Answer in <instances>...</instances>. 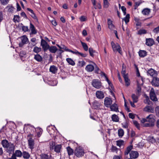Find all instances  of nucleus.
<instances>
[{
  "label": "nucleus",
  "instance_id": "1",
  "mask_svg": "<svg viewBox=\"0 0 159 159\" xmlns=\"http://www.w3.org/2000/svg\"><path fill=\"white\" fill-rule=\"evenodd\" d=\"M153 115L150 114L146 118L142 119L141 121L143 123V126L145 127H152L154 125L155 119Z\"/></svg>",
  "mask_w": 159,
  "mask_h": 159
},
{
  "label": "nucleus",
  "instance_id": "2",
  "mask_svg": "<svg viewBox=\"0 0 159 159\" xmlns=\"http://www.w3.org/2000/svg\"><path fill=\"white\" fill-rule=\"evenodd\" d=\"M111 45L114 52H118L120 54H122V52L121 50V48L118 43H115L112 41L111 42Z\"/></svg>",
  "mask_w": 159,
  "mask_h": 159
},
{
  "label": "nucleus",
  "instance_id": "3",
  "mask_svg": "<svg viewBox=\"0 0 159 159\" xmlns=\"http://www.w3.org/2000/svg\"><path fill=\"white\" fill-rule=\"evenodd\" d=\"M21 42L19 43V46L22 47L24 44L27 43L29 42L27 36L25 35L20 37Z\"/></svg>",
  "mask_w": 159,
  "mask_h": 159
},
{
  "label": "nucleus",
  "instance_id": "4",
  "mask_svg": "<svg viewBox=\"0 0 159 159\" xmlns=\"http://www.w3.org/2000/svg\"><path fill=\"white\" fill-rule=\"evenodd\" d=\"M75 156L78 157H82L84 154V150L80 148H77L75 151Z\"/></svg>",
  "mask_w": 159,
  "mask_h": 159
},
{
  "label": "nucleus",
  "instance_id": "5",
  "mask_svg": "<svg viewBox=\"0 0 159 159\" xmlns=\"http://www.w3.org/2000/svg\"><path fill=\"white\" fill-rule=\"evenodd\" d=\"M93 86L96 89H99L102 87V84L98 80L94 79L92 81Z\"/></svg>",
  "mask_w": 159,
  "mask_h": 159
},
{
  "label": "nucleus",
  "instance_id": "6",
  "mask_svg": "<svg viewBox=\"0 0 159 159\" xmlns=\"http://www.w3.org/2000/svg\"><path fill=\"white\" fill-rule=\"evenodd\" d=\"M41 45L42 47L44 52L46 51L49 48V45L43 39H42L41 42Z\"/></svg>",
  "mask_w": 159,
  "mask_h": 159
},
{
  "label": "nucleus",
  "instance_id": "7",
  "mask_svg": "<svg viewBox=\"0 0 159 159\" xmlns=\"http://www.w3.org/2000/svg\"><path fill=\"white\" fill-rule=\"evenodd\" d=\"M150 98L151 100L153 101H156L157 99L154 92V90L153 88H152L150 92Z\"/></svg>",
  "mask_w": 159,
  "mask_h": 159
},
{
  "label": "nucleus",
  "instance_id": "8",
  "mask_svg": "<svg viewBox=\"0 0 159 159\" xmlns=\"http://www.w3.org/2000/svg\"><path fill=\"white\" fill-rule=\"evenodd\" d=\"M22 155V153L20 150H16L12 156L11 158L12 159H16V157H21Z\"/></svg>",
  "mask_w": 159,
  "mask_h": 159
},
{
  "label": "nucleus",
  "instance_id": "9",
  "mask_svg": "<svg viewBox=\"0 0 159 159\" xmlns=\"http://www.w3.org/2000/svg\"><path fill=\"white\" fill-rule=\"evenodd\" d=\"M7 148L8 149L7 150V152L10 154L12 152H14L15 150V147L13 144L10 143V144Z\"/></svg>",
  "mask_w": 159,
  "mask_h": 159
},
{
  "label": "nucleus",
  "instance_id": "10",
  "mask_svg": "<svg viewBox=\"0 0 159 159\" xmlns=\"http://www.w3.org/2000/svg\"><path fill=\"white\" fill-rule=\"evenodd\" d=\"M112 103V101L111 98H106L105 99L104 104L106 107H109Z\"/></svg>",
  "mask_w": 159,
  "mask_h": 159
},
{
  "label": "nucleus",
  "instance_id": "11",
  "mask_svg": "<svg viewBox=\"0 0 159 159\" xmlns=\"http://www.w3.org/2000/svg\"><path fill=\"white\" fill-rule=\"evenodd\" d=\"M129 155L130 158L135 159L138 157L139 154L137 151H131L129 153Z\"/></svg>",
  "mask_w": 159,
  "mask_h": 159
},
{
  "label": "nucleus",
  "instance_id": "12",
  "mask_svg": "<svg viewBox=\"0 0 159 159\" xmlns=\"http://www.w3.org/2000/svg\"><path fill=\"white\" fill-rule=\"evenodd\" d=\"M154 41L153 39L151 38L147 39H146V44L149 46H151L154 44Z\"/></svg>",
  "mask_w": 159,
  "mask_h": 159
},
{
  "label": "nucleus",
  "instance_id": "13",
  "mask_svg": "<svg viewBox=\"0 0 159 159\" xmlns=\"http://www.w3.org/2000/svg\"><path fill=\"white\" fill-rule=\"evenodd\" d=\"M110 109L111 111L116 112H119L118 106L117 104L115 103H113L112 105H110Z\"/></svg>",
  "mask_w": 159,
  "mask_h": 159
},
{
  "label": "nucleus",
  "instance_id": "14",
  "mask_svg": "<svg viewBox=\"0 0 159 159\" xmlns=\"http://www.w3.org/2000/svg\"><path fill=\"white\" fill-rule=\"evenodd\" d=\"M144 111L148 112L153 113L154 112V109L153 107L151 106H147L144 108Z\"/></svg>",
  "mask_w": 159,
  "mask_h": 159
},
{
  "label": "nucleus",
  "instance_id": "15",
  "mask_svg": "<svg viewBox=\"0 0 159 159\" xmlns=\"http://www.w3.org/2000/svg\"><path fill=\"white\" fill-rule=\"evenodd\" d=\"M152 84L153 85L155 86H159V79L154 78L153 79Z\"/></svg>",
  "mask_w": 159,
  "mask_h": 159
},
{
  "label": "nucleus",
  "instance_id": "16",
  "mask_svg": "<svg viewBox=\"0 0 159 159\" xmlns=\"http://www.w3.org/2000/svg\"><path fill=\"white\" fill-rule=\"evenodd\" d=\"M148 73L151 76L154 77H155L157 75L156 71L152 69L148 70Z\"/></svg>",
  "mask_w": 159,
  "mask_h": 159
},
{
  "label": "nucleus",
  "instance_id": "17",
  "mask_svg": "<svg viewBox=\"0 0 159 159\" xmlns=\"http://www.w3.org/2000/svg\"><path fill=\"white\" fill-rule=\"evenodd\" d=\"M97 97L99 99H102L104 98V94L101 91H98L96 92Z\"/></svg>",
  "mask_w": 159,
  "mask_h": 159
},
{
  "label": "nucleus",
  "instance_id": "18",
  "mask_svg": "<svg viewBox=\"0 0 159 159\" xmlns=\"http://www.w3.org/2000/svg\"><path fill=\"white\" fill-rule=\"evenodd\" d=\"M85 69L88 72H91L94 70V67L93 65L89 64L86 66Z\"/></svg>",
  "mask_w": 159,
  "mask_h": 159
},
{
  "label": "nucleus",
  "instance_id": "19",
  "mask_svg": "<svg viewBox=\"0 0 159 159\" xmlns=\"http://www.w3.org/2000/svg\"><path fill=\"white\" fill-rule=\"evenodd\" d=\"M57 67L54 65H52L50 66L49 71L52 73L55 74L57 72Z\"/></svg>",
  "mask_w": 159,
  "mask_h": 159
},
{
  "label": "nucleus",
  "instance_id": "20",
  "mask_svg": "<svg viewBox=\"0 0 159 159\" xmlns=\"http://www.w3.org/2000/svg\"><path fill=\"white\" fill-rule=\"evenodd\" d=\"M10 144V143H9L8 141L6 139L3 140L1 142V144L4 148H7Z\"/></svg>",
  "mask_w": 159,
  "mask_h": 159
},
{
  "label": "nucleus",
  "instance_id": "21",
  "mask_svg": "<svg viewBox=\"0 0 159 159\" xmlns=\"http://www.w3.org/2000/svg\"><path fill=\"white\" fill-rule=\"evenodd\" d=\"M28 143L29 146V148L31 149H32L34 148V140L32 138H30L28 140Z\"/></svg>",
  "mask_w": 159,
  "mask_h": 159
},
{
  "label": "nucleus",
  "instance_id": "22",
  "mask_svg": "<svg viewBox=\"0 0 159 159\" xmlns=\"http://www.w3.org/2000/svg\"><path fill=\"white\" fill-rule=\"evenodd\" d=\"M30 29L31 33L33 34H35L37 33V31L35 29V27L34 25L31 23L30 24Z\"/></svg>",
  "mask_w": 159,
  "mask_h": 159
},
{
  "label": "nucleus",
  "instance_id": "23",
  "mask_svg": "<svg viewBox=\"0 0 159 159\" xmlns=\"http://www.w3.org/2000/svg\"><path fill=\"white\" fill-rule=\"evenodd\" d=\"M151 9L148 8H145L142 11V13L145 15H149Z\"/></svg>",
  "mask_w": 159,
  "mask_h": 159
},
{
  "label": "nucleus",
  "instance_id": "24",
  "mask_svg": "<svg viewBox=\"0 0 159 159\" xmlns=\"http://www.w3.org/2000/svg\"><path fill=\"white\" fill-rule=\"evenodd\" d=\"M48 49L49 51L52 53H55L58 50L57 47L55 46H49Z\"/></svg>",
  "mask_w": 159,
  "mask_h": 159
},
{
  "label": "nucleus",
  "instance_id": "25",
  "mask_svg": "<svg viewBox=\"0 0 159 159\" xmlns=\"http://www.w3.org/2000/svg\"><path fill=\"white\" fill-rule=\"evenodd\" d=\"M141 92V87L138 82H137V88L136 89V95L140 96Z\"/></svg>",
  "mask_w": 159,
  "mask_h": 159
},
{
  "label": "nucleus",
  "instance_id": "26",
  "mask_svg": "<svg viewBox=\"0 0 159 159\" xmlns=\"http://www.w3.org/2000/svg\"><path fill=\"white\" fill-rule=\"evenodd\" d=\"M132 148L133 146L132 145H130L128 147L125 151V156L128 155V154Z\"/></svg>",
  "mask_w": 159,
  "mask_h": 159
},
{
  "label": "nucleus",
  "instance_id": "27",
  "mask_svg": "<svg viewBox=\"0 0 159 159\" xmlns=\"http://www.w3.org/2000/svg\"><path fill=\"white\" fill-rule=\"evenodd\" d=\"M139 96L138 95H136L134 94H133L131 96L134 102H137L138 101V99Z\"/></svg>",
  "mask_w": 159,
  "mask_h": 159
},
{
  "label": "nucleus",
  "instance_id": "28",
  "mask_svg": "<svg viewBox=\"0 0 159 159\" xmlns=\"http://www.w3.org/2000/svg\"><path fill=\"white\" fill-rule=\"evenodd\" d=\"M139 56L141 57H143L147 55V52L144 50H140L139 52Z\"/></svg>",
  "mask_w": 159,
  "mask_h": 159
},
{
  "label": "nucleus",
  "instance_id": "29",
  "mask_svg": "<svg viewBox=\"0 0 159 159\" xmlns=\"http://www.w3.org/2000/svg\"><path fill=\"white\" fill-rule=\"evenodd\" d=\"M39 156L40 159H50L49 155L44 153L40 154Z\"/></svg>",
  "mask_w": 159,
  "mask_h": 159
},
{
  "label": "nucleus",
  "instance_id": "30",
  "mask_svg": "<svg viewBox=\"0 0 159 159\" xmlns=\"http://www.w3.org/2000/svg\"><path fill=\"white\" fill-rule=\"evenodd\" d=\"M112 120L114 122H118L119 121V118L118 116L114 114L112 115Z\"/></svg>",
  "mask_w": 159,
  "mask_h": 159
},
{
  "label": "nucleus",
  "instance_id": "31",
  "mask_svg": "<svg viewBox=\"0 0 159 159\" xmlns=\"http://www.w3.org/2000/svg\"><path fill=\"white\" fill-rule=\"evenodd\" d=\"M61 148V146L60 144L57 145L54 147V151L57 153L60 152V150Z\"/></svg>",
  "mask_w": 159,
  "mask_h": 159
},
{
  "label": "nucleus",
  "instance_id": "32",
  "mask_svg": "<svg viewBox=\"0 0 159 159\" xmlns=\"http://www.w3.org/2000/svg\"><path fill=\"white\" fill-rule=\"evenodd\" d=\"M34 59L38 62H40L42 60V57L39 54H37L34 55Z\"/></svg>",
  "mask_w": 159,
  "mask_h": 159
},
{
  "label": "nucleus",
  "instance_id": "33",
  "mask_svg": "<svg viewBox=\"0 0 159 159\" xmlns=\"http://www.w3.org/2000/svg\"><path fill=\"white\" fill-rule=\"evenodd\" d=\"M68 152V155L69 156L72 155L74 153L73 150L70 148L69 146L68 147L66 148Z\"/></svg>",
  "mask_w": 159,
  "mask_h": 159
},
{
  "label": "nucleus",
  "instance_id": "34",
  "mask_svg": "<svg viewBox=\"0 0 159 159\" xmlns=\"http://www.w3.org/2000/svg\"><path fill=\"white\" fill-rule=\"evenodd\" d=\"M66 61L70 65L72 66H74L75 65V63L73 60L70 58H67Z\"/></svg>",
  "mask_w": 159,
  "mask_h": 159
},
{
  "label": "nucleus",
  "instance_id": "35",
  "mask_svg": "<svg viewBox=\"0 0 159 159\" xmlns=\"http://www.w3.org/2000/svg\"><path fill=\"white\" fill-rule=\"evenodd\" d=\"M7 8H8V11L11 13H13L15 9V8L11 6H8Z\"/></svg>",
  "mask_w": 159,
  "mask_h": 159
},
{
  "label": "nucleus",
  "instance_id": "36",
  "mask_svg": "<svg viewBox=\"0 0 159 159\" xmlns=\"http://www.w3.org/2000/svg\"><path fill=\"white\" fill-rule=\"evenodd\" d=\"M118 135L119 137L121 138L124 134V131L122 129H120L118 131Z\"/></svg>",
  "mask_w": 159,
  "mask_h": 159
},
{
  "label": "nucleus",
  "instance_id": "37",
  "mask_svg": "<svg viewBox=\"0 0 159 159\" xmlns=\"http://www.w3.org/2000/svg\"><path fill=\"white\" fill-rule=\"evenodd\" d=\"M41 48L40 47H38L37 46L35 47L33 51L34 52L38 53L41 52Z\"/></svg>",
  "mask_w": 159,
  "mask_h": 159
},
{
  "label": "nucleus",
  "instance_id": "38",
  "mask_svg": "<svg viewBox=\"0 0 159 159\" xmlns=\"http://www.w3.org/2000/svg\"><path fill=\"white\" fill-rule=\"evenodd\" d=\"M124 78L125 79V85L127 86H129L130 85V80L128 78V76L126 77L125 76L124 77Z\"/></svg>",
  "mask_w": 159,
  "mask_h": 159
},
{
  "label": "nucleus",
  "instance_id": "39",
  "mask_svg": "<svg viewBox=\"0 0 159 159\" xmlns=\"http://www.w3.org/2000/svg\"><path fill=\"white\" fill-rule=\"evenodd\" d=\"M23 157L25 159H28L30 158V155L28 152L24 151L23 153Z\"/></svg>",
  "mask_w": 159,
  "mask_h": 159
},
{
  "label": "nucleus",
  "instance_id": "40",
  "mask_svg": "<svg viewBox=\"0 0 159 159\" xmlns=\"http://www.w3.org/2000/svg\"><path fill=\"white\" fill-rule=\"evenodd\" d=\"M80 42L84 50L85 51H88V47L87 44L81 41H80Z\"/></svg>",
  "mask_w": 159,
  "mask_h": 159
},
{
  "label": "nucleus",
  "instance_id": "41",
  "mask_svg": "<svg viewBox=\"0 0 159 159\" xmlns=\"http://www.w3.org/2000/svg\"><path fill=\"white\" fill-rule=\"evenodd\" d=\"M90 55L92 57H93L94 56V53H95L96 51L94 50L91 48H90L89 49Z\"/></svg>",
  "mask_w": 159,
  "mask_h": 159
},
{
  "label": "nucleus",
  "instance_id": "42",
  "mask_svg": "<svg viewBox=\"0 0 159 159\" xmlns=\"http://www.w3.org/2000/svg\"><path fill=\"white\" fill-rule=\"evenodd\" d=\"M130 16L129 14L126 15L125 17L124 18L123 20H124L126 24L129 21Z\"/></svg>",
  "mask_w": 159,
  "mask_h": 159
},
{
  "label": "nucleus",
  "instance_id": "43",
  "mask_svg": "<svg viewBox=\"0 0 159 159\" xmlns=\"http://www.w3.org/2000/svg\"><path fill=\"white\" fill-rule=\"evenodd\" d=\"M103 7H104L107 8L109 6V3L107 0H103Z\"/></svg>",
  "mask_w": 159,
  "mask_h": 159
},
{
  "label": "nucleus",
  "instance_id": "44",
  "mask_svg": "<svg viewBox=\"0 0 159 159\" xmlns=\"http://www.w3.org/2000/svg\"><path fill=\"white\" fill-rule=\"evenodd\" d=\"M124 141L122 140H118L116 141V145L120 147L123 145Z\"/></svg>",
  "mask_w": 159,
  "mask_h": 159
},
{
  "label": "nucleus",
  "instance_id": "45",
  "mask_svg": "<svg viewBox=\"0 0 159 159\" xmlns=\"http://www.w3.org/2000/svg\"><path fill=\"white\" fill-rule=\"evenodd\" d=\"M126 70L125 68H123V67L122 66V71H121V73L122 75H123V77H126L128 76L127 74H126Z\"/></svg>",
  "mask_w": 159,
  "mask_h": 159
},
{
  "label": "nucleus",
  "instance_id": "46",
  "mask_svg": "<svg viewBox=\"0 0 159 159\" xmlns=\"http://www.w3.org/2000/svg\"><path fill=\"white\" fill-rule=\"evenodd\" d=\"M19 16L18 15H16L14 16V17L13 19V21L15 22H19Z\"/></svg>",
  "mask_w": 159,
  "mask_h": 159
},
{
  "label": "nucleus",
  "instance_id": "47",
  "mask_svg": "<svg viewBox=\"0 0 159 159\" xmlns=\"http://www.w3.org/2000/svg\"><path fill=\"white\" fill-rule=\"evenodd\" d=\"M68 50V52H71L73 53V54H75L76 55H78V54L79 53V52H78L76 50H75L74 51H72L70 49L68 50Z\"/></svg>",
  "mask_w": 159,
  "mask_h": 159
},
{
  "label": "nucleus",
  "instance_id": "48",
  "mask_svg": "<svg viewBox=\"0 0 159 159\" xmlns=\"http://www.w3.org/2000/svg\"><path fill=\"white\" fill-rule=\"evenodd\" d=\"M93 107L95 109H98L100 107V104L97 102H95L93 104Z\"/></svg>",
  "mask_w": 159,
  "mask_h": 159
},
{
  "label": "nucleus",
  "instance_id": "49",
  "mask_svg": "<svg viewBox=\"0 0 159 159\" xmlns=\"http://www.w3.org/2000/svg\"><path fill=\"white\" fill-rule=\"evenodd\" d=\"M133 124L138 129H139L140 128V125L138 122L136 121H133Z\"/></svg>",
  "mask_w": 159,
  "mask_h": 159
},
{
  "label": "nucleus",
  "instance_id": "50",
  "mask_svg": "<svg viewBox=\"0 0 159 159\" xmlns=\"http://www.w3.org/2000/svg\"><path fill=\"white\" fill-rule=\"evenodd\" d=\"M95 9H101V5L100 2H98L97 4L94 6Z\"/></svg>",
  "mask_w": 159,
  "mask_h": 159
},
{
  "label": "nucleus",
  "instance_id": "51",
  "mask_svg": "<svg viewBox=\"0 0 159 159\" xmlns=\"http://www.w3.org/2000/svg\"><path fill=\"white\" fill-rule=\"evenodd\" d=\"M156 115L159 117V106H157L155 108Z\"/></svg>",
  "mask_w": 159,
  "mask_h": 159
},
{
  "label": "nucleus",
  "instance_id": "52",
  "mask_svg": "<svg viewBox=\"0 0 159 159\" xmlns=\"http://www.w3.org/2000/svg\"><path fill=\"white\" fill-rule=\"evenodd\" d=\"M147 31L145 30H140L138 31V34H145L146 33Z\"/></svg>",
  "mask_w": 159,
  "mask_h": 159
},
{
  "label": "nucleus",
  "instance_id": "53",
  "mask_svg": "<svg viewBox=\"0 0 159 159\" xmlns=\"http://www.w3.org/2000/svg\"><path fill=\"white\" fill-rule=\"evenodd\" d=\"M0 1L2 5H6L8 3L9 0H0Z\"/></svg>",
  "mask_w": 159,
  "mask_h": 159
},
{
  "label": "nucleus",
  "instance_id": "54",
  "mask_svg": "<svg viewBox=\"0 0 159 159\" xmlns=\"http://www.w3.org/2000/svg\"><path fill=\"white\" fill-rule=\"evenodd\" d=\"M22 30L24 32H26L28 31V27L27 26H23L21 27Z\"/></svg>",
  "mask_w": 159,
  "mask_h": 159
},
{
  "label": "nucleus",
  "instance_id": "55",
  "mask_svg": "<svg viewBox=\"0 0 159 159\" xmlns=\"http://www.w3.org/2000/svg\"><path fill=\"white\" fill-rule=\"evenodd\" d=\"M153 32L155 33H159V26L154 29L153 30Z\"/></svg>",
  "mask_w": 159,
  "mask_h": 159
},
{
  "label": "nucleus",
  "instance_id": "56",
  "mask_svg": "<svg viewBox=\"0 0 159 159\" xmlns=\"http://www.w3.org/2000/svg\"><path fill=\"white\" fill-rule=\"evenodd\" d=\"M81 22L84 21L86 20V18L85 16H81L79 18Z\"/></svg>",
  "mask_w": 159,
  "mask_h": 159
},
{
  "label": "nucleus",
  "instance_id": "57",
  "mask_svg": "<svg viewBox=\"0 0 159 159\" xmlns=\"http://www.w3.org/2000/svg\"><path fill=\"white\" fill-rule=\"evenodd\" d=\"M30 16L34 19L36 20H38V18H37V17L36 16V15L34 12L32 13L30 15Z\"/></svg>",
  "mask_w": 159,
  "mask_h": 159
},
{
  "label": "nucleus",
  "instance_id": "58",
  "mask_svg": "<svg viewBox=\"0 0 159 159\" xmlns=\"http://www.w3.org/2000/svg\"><path fill=\"white\" fill-rule=\"evenodd\" d=\"M121 8L123 11L124 15H125L126 14V8L124 6H122L121 7Z\"/></svg>",
  "mask_w": 159,
  "mask_h": 159
},
{
  "label": "nucleus",
  "instance_id": "59",
  "mask_svg": "<svg viewBox=\"0 0 159 159\" xmlns=\"http://www.w3.org/2000/svg\"><path fill=\"white\" fill-rule=\"evenodd\" d=\"M26 54V52L24 51H21L20 52L19 55L20 57H23Z\"/></svg>",
  "mask_w": 159,
  "mask_h": 159
},
{
  "label": "nucleus",
  "instance_id": "60",
  "mask_svg": "<svg viewBox=\"0 0 159 159\" xmlns=\"http://www.w3.org/2000/svg\"><path fill=\"white\" fill-rule=\"evenodd\" d=\"M61 49H64L66 51L68 52V50H67L70 49H68L64 45H61Z\"/></svg>",
  "mask_w": 159,
  "mask_h": 159
},
{
  "label": "nucleus",
  "instance_id": "61",
  "mask_svg": "<svg viewBox=\"0 0 159 159\" xmlns=\"http://www.w3.org/2000/svg\"><path fill=\"white\" fill-rule=\"evenodd\" d=\"M79 63L80 64V66L81 67H83L85 65L86 63L84 61H79Z\"/></svg>",
  "mask_w": 159,
  "mask_h": 159
},
{
  "label": "nucleus",
  "instance_id": "62",
  "mask_svg": "<svg viewBox=\"0 0 159 159\" xmlns=\"http://www.w3.org/2000/svg\"><path fill=\"white\" fill-rule=\"evenodd\" d=\"M108 28L111 30H114L115 27L114 25L112 24L111 25L108 26Z\"/></svg>",
  "mask_w": 159,
  "mask_h": 159
},
{
  "label": "nucleus",
  "instance_id": "63",
  "mask_svg": "<svg viewBox=\"0 0 159 159\" xmlns=\"http://www.w3.org/2000/svg\"><path fill=\"white\" fill-rule=\"evenodd\" d=\"M123 127L125 128H127L128 127V123L126 122L124 123L123 125Z\"/></svg>",
  "mask_w": 159,
  "mask_h": 159
},
{
  "label": "nucleus",
  "instance_id": "64",
  "mask_svg": "<svg viewBox=\"0 0 159 159\" xmlns=\"http://www.w3.org/2000/svg\"><path fill=\"white\" fill-rule=\"evenodd\" d=\"M129 118H131L132 119H134L135 117V116L134 114L132 113H129Z\"/></svg>",
  "mask_w": 159,
  "mask_h": 159
}]
</instances>
